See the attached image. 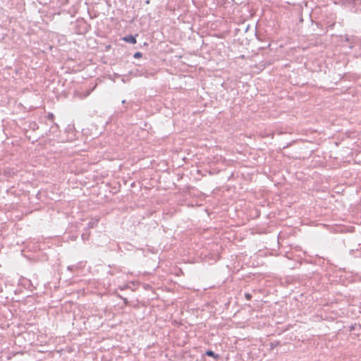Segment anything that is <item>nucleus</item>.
<instances>
[{
  "label": "nucleus",
  "mask_w": 361,
  "mask_h": 361,
  "mask_svg": "<svg viewBox=\"0 0 361 361\" xmlns=\"http://www.w3.org/2000/svg\"><path fill=\"white\" fill-rule=\"evenodd\" d=\"M122 39L126 42L130 44H136L137 40L135 36L133 35H128L122 38Z\"/></svg>",
  "instance_id": "nucleus-1"
},
{
  "label": "nucleus",
  "mask_w": 361,
  "mask_h": 361,
  "mask_svg": "<svg viewBox=\"0 0 361 361\" xmlns=\"http://www.w3.org/2000/svg\"><path fill=\"white\" fill-rule=\"evenodd\" d=\"M206 355L209 356V357H214V358H218L219 357V355H216L213 351L212 350H207L206 352Z\"/></svg>",
  "instance_id": "nucleus-2"
},
{
  "label": "nucleus",
  "mask_w": 361,
  "mask_h": 361,
  "mask_svg": "<svg viewBox=\"0 0 361 361\" xmlns=\"http://www.w3.org/2000/svg\"><path fill=\"white\" fill-rule=\"evenodd\" d=\"M134 57L135 59H140L142 57V53L141 52H136L135 54H134Z\"/></svg>",
  "instance_id": "nucleus-3"
},
{
  "label": "nucleus",
  "mask_w": 361,
  "mask_h": 361,
  "mask_svg": "<svg viewBox=\"0 0 361 361\" xmlns=\"http://www.w3.org/2000/svg\"><path fill=\"white\" fill-rule=\"evenodd\" d=\"M245 298L247 299V300H250L251 298V295L249 294V293H247L245 294Z\"/></svg>",
  "instance_id": "nucleus-4"
}]
</instances>
